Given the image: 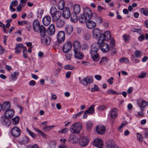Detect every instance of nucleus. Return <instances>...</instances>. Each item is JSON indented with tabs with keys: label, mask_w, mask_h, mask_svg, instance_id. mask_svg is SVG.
<instances>
[{
	"label": "nucleus",
	"mask_w": 148,
	"mask_h": 148,
	"mask_svg": "<svg viewBox=\"0 0 148 148\" xmlns=\"http://www.w3.org/2000/svg\"><path fill=\"white\" fill-rule=\"evenodd\" d=\"M92 16V11L89 8H86L84 9L83 14L79 16V19L80 23H86V20L90 19Z\"/></svg>",
	"instance_id": "1"
},
{
	"label": "nucleus",
	"mask_w": 148,
	"mask_h": 148,
	"mask_svg": "<svg viewBox=\"0 0 148 148\" xmlns=\"http://www.w3.org/2000/svg\"><path fill=\"white\" fill-rule=\"evenodd\" d=\"M100 47V44L99 43H94L91 47L90 54L94 62H97L99 60V56L97 53Z\"/></svg>",
	"instance_id": "2"
},
{
	"label": "nucleus",
	"mask_w": 148,
	"mask_h": 148,
	"mask_svg": "<svg viewBox=\"0 0 148 148\" xmlns=\"http://www.w3.org/2000/svg\"><path fill=\"white\" fill-rule=\"evenodd\" d=\"M82 129V124L80 122H76L71 125L70 128L71 132L73 134H79Z\"/></svg>",
	"instance_id": "3"
},
{
	"label": "nucleus",
	"mask_w": 148,
	"mask_h": 148,
	"mask_svg": "<svg viewBox=\"0 0 148 148\" xmlns=\"http://www.w3.org/2000/svg\"><path fill=\"white\" fill-rule=\"evenodd\" d=\"M50 12L53 19L54 20H57L59 19L61 15V12L58 11L55 6L52 7L50 11Z\"/></svg>",
	"instance_id": "4"
},
{
	"label": "nucleus",
	"mask_w": 148,
	"mask_h": 148,
	"mask_svg": "<svg viewBox=\"0 0 148 148\" xmlns=\"http://www.w3.org/2000/svg\"><path fill=\"white\" fill-rule=\"evenodd\" d=\"M137 104L141 110V111L138 112V114L140 116H142L143 115V111L145 107L148 105V103L145 100L141 99L137 101Z\"/></svg>",
	"instance_id": "5"
},
{
	"label": "nucleus",
	"mask_w": 148,
	"mask_h": 148,
	"mask_svg": "<svg viewBox=\"0 0 148 148\" xmlns=\"http://www.w3.org/2000/svg\"><path fill=\"white\" fill-rule=\"evenodd\" d=\"M104 40L101 41L99 42V40H98V43L100 44V48L101 50L103 52L106 53L110 50V47L109 45L106 43L103 42Z\"/></svg>",
	"instance_id": "6"
},
{
	"label": "nucleus",
	"mask_w": 148,
	"mask_h": 148,
	"mask_svg": "<svg viewBox=\"0 0 148 148\" xmlns=\"http://www.w3.org/2000/svg\"><path fill=\"white\" fill-rule=\"evenodd\" d=\"M111 38V34L110 32L108 31H106L104 34H101L100 37L99 39V42L100 43L102 40L107 41Z\"/></svg>",
	"instance_id": "7"
},
{
	"label": "nucleus",
	"mask_w": 148,
	"mask_h": 148,
	"mask_svg": "<svg viewBox=\"0 0 148 148\" xmlns=\"http://www.w3.org/2000/svg\"><path fill=\"white\" fill-rule=\"evenodd\" d=\"M72 45L69 41L66 42L63 45L62 51L64 53H66L69 52L71 49Z\"/></svg>",
	"instance_id": "8"
},
{
	"label": "nucleus",
	"mask_w": 148,
	"mask_h": 148,
	"mask_svg": "<svg viewBox=\"0 0 148 148\" xmlns=\"http://www.w3.org/2000/svg\"><path fill=\"white\" fill-rule=\"evenodd\" d=\"M79 79L82 84L86 86L88 85V84H90L93 82L92 78L90 77H86L82 79L79 78Z\"/></svg>",
	"instance_id": "9"
},
{
	"label": "nucleus",
	"mask_w": 148,
	"mask_h": 148,
	"mask_svg": "<svg viewBox=\"0 0 148 148\" xmlns=\"http://www.w3.org/2000/svg\"><path fill=\"white\" fill-rule=\"evenodd\" d=\"M11 132L14 136L17 137L20 135L21 130L18 127L14 126L11 129Z\"/></svg>",
	"instance_id": "10"
},
{
	"label": "nucleus",
	"mask_w": 148,
	"mask_h": 148,
	"mask_svg": "<svg viewBox=\"0 0 148 148\" xmlns=\"http://www.w3.org/2000/svg\"><path fill=\"white\" fill-rule=\"evenodd\" d=\"M65 39V34L64 32L62 31L59 32L57 34V39L59 43L63 42Z\"/></svg>",
	"instance_id": "11"
},
{
	"label": "nucleus",
	"mask_w": 148,
	"mask_h": 148,
	"mask_svg": "<svg viewBox=\"0 0 148 148\" xmlns=\"http://www.w3.org/2000/svg\"><path fill=\"white\" fill-rule=\"evenodd\" d=\"M89 142V140L87 137H83L81 138L79 144L81 146L85 147L88 145Z\"/></svg>",
	"instance_id": "12"
},
{
	"label": "nucleus",
	"mask_w": 148,
	"mask_h": 148,
	"mask_svg": "<svg viewBox=\"0 0 148 148\" xmlns=\"http://www.w3.org/2000/svg\"><path fill=\"white\" fill-rule=\"evenodd\" d=\"M70 11L69 9L67 7L64 8L62 12L63 17L65 19H68L70 17Z\"/></svg>",
	"instance_id": "13"
},
{
	"label": "nucleus",
	"mask_w": 148,
	"mask_h": 148,
	"mask_svg": "<svg viewBox=\"0 0 148 148\" xmlns=\"http://www.w3.org/2000/svg\"><path fill=\"white\" fill-rule=\"evenodd\" d=\"M93 144L95 146L99 148H101L103 146L102 141L100 138H97L95 140Z\"/></svg>",
	"instance_id": "14"
},
{
	"label": "nucleus",
	"mask_w": 148,
	"mask_h": 148,
	"mask_svg": "<svg viewBox=\"0 0 148 148\" xmlns=\"http://www.w3.org/2000/svg\"><path fill=\"white\" fill-rule=\"evenodd\" d=\"M74 51H79L81 48V45L79 41L75 40L73 42Z\"/></svg>",
	"instance_id": "15"
},
{
	"label": "nucleus",
	"mask_w": 148,
	"mask_h": 148,
	"mask_svg": "<svg viewBox=\"0 0 148 148\" xmlns=\"http://www.w3.org/2000/svg\"><path fill=\"white\" fill-rule=\"evenodd\" d=\"M40 26V23L38 20H35L33 23V28L34 30L37 32L39 31Z\"/></svg>",
	"instance_id": "16"
},
{
	"label": "nucleus",
	"mask_w": 148,
	"mask_h": 148,
	"mask_svg": "<svg viewBox=\"0 0 148 148\" xmlns=\"http://www.w3.org/2000/svg\"><path fill=\"white\" fill-rule=\"evenodd\" d=\"M14 115V111L12 109L9 110L5 112L4 113L5 117L8 119L10 118L13 117Z\"/></svg>",
	"instance_id": "17"
},
{
	"label": "nucleus",
	"mask_w": 148,
	"mask_h": 148,
	"mask_svg": "<svg viewBox=\"0 0 148 148\" xmlns=\"http://www.w3.org/2000/svg\"><path fill=\"white\" fill-rule=\"evenodd\" d=\"M51 21V18L49 16H47L44 17L42 20L43 24L45 26H47L50 23Z\"/></svg>",
	"instance_id": "18"
},
{
	"label": "nucleus",
	"mask_w": 148,
	"mask_h": 148,
	"mask_svg": "<svg viewBox=\"0 0 148 148\" xmlns=\"http://www.w3.org/2000/svg\"><path fill=\"white\" fill-rule=\"evenodd\" d=\"M41 40L42 43L45 45L49 44L50 42V38L46 35L41 36Z\"/></svg>",
	"instance_id": "19"
},
{
	"label": "nucleus",
	"mask_w": 148,
	"mask_h": 148,
	"mask_svg": "<svg viewBox=\"0 0 148 148\" xmlns=\"http://www.w3.org/2000/svg\"><path fill=\"white\" fill-rule=\"evenodd\" d=\"M105 129V127L104 126L99 125L96 127V131L98 134H102L104 133Z\"/></svg>",
	"instance_id": "20"
},
{
	"label": "nucleus",
	"mask_w": 148,
	"mask_h": 148,
	"mask_svg": "<svg viewBox=\"0 0 148 148\" xmlns=\"http://www.w3.org/2000/svg\"><path fill=\"white\" fill-rule=\"evenodd\" d=\"M10 104L9 102H5L1 105V110L4 111H6L10 110Z\"/></svg>",
	"instance_id": "21"
},
{
	"label": "nucleus",
	"mask_w": 148,
	"mask_h": 148,
	"mask_svg": "<svg viewBox=\"0 0 148 148\" xmlns=\"http://www.w3.org/2000/svg\"><path fill=\"white\" fill-rule=\"evenodd\" d=\"M87 27L89 29H92L96 26V23L93 21L88 19L86 22Z\"/></svg>",
	"instance_id": "22"
},
{
	"label": "nucleus",
	"mask_w": 148,
	"mask_h": 148,
	"mask_svg": "<svg viewBox=\"0 0 148 148\" xmlns=\"http://www.w3.org/2000/svg\"><path fill=\"white\" fill-rule=\"evenodd\" d=\"M101 32L99 29L95 28L93 30L92 34L93 37L95 38H98L100 37Z\"/></svg>",
	"instance_id": "23"
},
{
	"label": "nucleus",
	"mask_w": 148,
	"mask_h": 148,
	"mask_svg": "<svg viewBox=\"0 0 148 148\" xmlns=\"http://www.w3.org/2000/svg\"><path fill=\"white\" fill-rule=\"evenodd\" d=\"M106 148H119L118 146H116L112 141H109L106 143Z\"/></svg>",
	"instance_id": "24"
},
{
	"label": "nucleus",
	"mask_w": 148,
	"mask_h": 148,
	"mask_svg": "<svg viewBox=\"0 0 148 148\" xmlns=\"http://www.w3.org/2000/svg\"><path fill=\"white\" fill-rule=\"evenodd\" d=\"M55 29L54 25L51 24L48 28L47 32L48 34L51 35L53 34L55 32Z\"/></svg>",
	"instance_id": "25"
},
{
	"label": "nucleus",
	"mask_w": 148,
	"mask_h": 148,
	"mask_svg": "<svg viewBox=\"0 0 148 148\" xmlns=\"http://www.w3.org/2000/svg\"><path fill=\"white\" fill-rule=\"evenodd\" d=\"M74 52L75 53V56L76 59L81 60L84 58V55L79 51H75Z\"/></svg>",
	"instance_id": "26"
},
{
	"label": "nucleus",
	"mask_w": 148,
	"mask_h": 148,
	"mask_svg": "<svg viewBox=\"0 0 148 148\" xmlns=\"http://www.w3.org/2000/svg\"><path fill=\"white\" fill-rule=\"evenodd\" d=\"M57 20L56 25L57 27H62L64 25L65 22L63 20L58 19Z\"/></svg>",
	"instance_id": "27"
},
{
	"label": "nucleus",
	"mask_w": 148,
	"mask_h": 148,
	"mask_svg": "<svg viewBox=\"0 0 148 148\" xmlns=\"http://www.w3.org/2000/svg\"><path fill=\"white\" fill-rule=\"evenodd\" d=\"M1 122L3 124L7 126H9L10 124V122L9 119L5 117H3L2 118Z\"/></svg>",
	"instance_id": "28"
},
{
	"label": "nucleus",
	"mask_w": 148,
	"mask_h": 148,
	"mask_svg": "<svg viewBox=\"0 0 148 148\" xmlns=\"http://www.w3.org/2000/svg\"><path fill=\"white\" fill-rule=\"evenodd\" d=\"M77 140V137L74 135L71 134L70 136L69 139L68 141L69 142H71L72 143H76Z\"/></svg>",
	"instance_id": "29"
},
{
	"label": "nucleus",
	"mask_w": 148,
	"mask_h": 148,
	"mask_svg": "<svg viewBox=\"0 0 148 148\" xmlns=\"http://www.w3.org/2000/svg\"><path fill=\"white\" fill-rule=\"evenodd\" d=\"M19 74V73L17 71H15L11 74L10 79L12 81H15L17 79V76Z\"/></svg>",
	"instance_id": "30"
},
{
	"label": "nucleus",
	"mask_w": 148,
	"mask_h": 148,
	"mask_svg": "<svg viewBox=\"0 0 148 148\" xmlns=\"http://www.w3.org/2000/svg\"><path fill=\"white\" fill-rule=\"evenodd\" d=\"M66 30L67 34H70L73 32V27L71 25H67L66 27Z\"/></svg>",
	"instance_id": "31"
},
{
	"label": "nucleus",
	"mask_w": 148,
	"mask_h": 148,
	"mask_svg": "<svg viewBox=\"0 0 148 148\" xmlns=\"http://www.w3.org/2000/svg\"><path fill=\"white\" fill-rule=\"evenodd\" d=\"M39 30H40V32L41 36L46 35V29L44 26L41 25Z\"/></svg>",
	"instance_id": "32"
},
{
	"label": "nucleus",
	"mask_w": 148,
	"mask_h": 148,
	"mask_svg": "<svg viewBox=\"0 0 148 148\" xmlns=\"http://www.w3.org/2000/svg\"><path fill=\"white\" fill-rule=\"evenodd\" d=\"M65 5V2L63 0H60L58 5V8L60 10H62L64 9Z\"/></svg>",
	"instance_id": "33"
},
{
	"label": "nucleus",
	"mask_w": 148,
	"mask_h": 148,
	"mask_svg": "<svg viewBox=\"0 0 148 148\" xmlns=\"http://www.w3.org/2000/svg\"><path fill=\"white\" fill-rule=\"evenodd\" d=\"M73 10L75 14H79L80 12V7L78 5H75L73 7Z\"/></svg>",
	"instance_id": "34"
},
{
	"label": "nucleus",
	"mask_w": 148,
	"mask_h": 148,
	"mask_svg": "<svg viewBox=\"0 0 148 148\" xmlns=\"http://www.w3.org/2000/svg\"><path fill=\"white\" fill-rule=\"evenodd\" d=\"M95 105H92L91 106L88 108V110L86 111L88 112L89 114L93 113L94 112Z\"/></svg>",
	"instance_id": "35"
},
{
	"label": "nucleus",
	"mask_w": 148,
	"mask_h": 148,
	"mask_svg": "<svg viewBox=\"0 0 148 148\" xmlns=\"http://www.w3.org/2000/svg\"><path fill=\"white\" fill-rule=\"evenodd\" d=\"M19 117L17 116L12 119V123L14 125H17L19 122Z\"/></svg>",
	"instance_id": "36"
},
{
	"label": "nucleus",
	"mask_w": 148,
	"mask_h": 148,
	"mask_svg": "<svg viewBox=\"0 0 148 148\" xmlns=\"http://www.w3.org/2000/svg\"><path fill=\"white\" fill-rule=\"evenodd\" d=\"M111 117L113 119L115 118L117 116L116 110L115 108L112 109L111 111Z\"/></svg>",
	"instance_id": "37"
},
{
	"label": "nucleus",
	"mask_w": 148,
	"mask_h": 148,
	"mask_svg": "<svg viewBox=\"0 0 148 148\" xmlns=\"http://www.w3.org/2000/svg\"><path fill=\"white\" fill-rule=\"evenodd\" d=\"M56 143L54 141H50L49 143V145L50 148H55Z\"/></svg>",
	"instance_id": "38"
},
{
	"label": "nucleus",
	"mask_w": 148,
	"mask_h": 148,
	"mask_svg": "<svg viewBox=\"0 0 148 148\" xmlns=\"http://www.w3.org/2000/svg\"><path fill=\"white\" fill-rule=\"evenodd\" d=\"M34 129L36 132H37L39 134H40L42 137L44 138L46 137V135L40 130L36 128H34Z\"/></svg>",
	"instance_id": "39"
},
{
	"label": "nucleus",
	"mask_w": 148,
	"mask_h": 148,
	"mask_svg": "<svg viewBox=\"0 0 148 148\" xmlns=\"http://www.w3.org/2000/svg\"><path fill=\"white\" fill-rule=\"evenodd\" d=\"M71 19L72 22H76L77 21V16L76 15V14H75L73 15H71Z\"/></svg>",
	"instance_id": "40"
},
{
	"label": "nucleus",
	"mask_w": 148,
	"mask_h": 148,
	"mask_svg": "<svg viewBox=\"0 0 148 148\" xmlns=\"http://www.w3.org/2000/svg\"><path fill=\"white\" fill-rule=\"evenodd\" d=\"M43 13V11L41 9H38L37 12V16L38 18H41Z\"/></svg>",
	"instance_id": "41"
},
{
	"label": "nucleus",
	"mask_w": 148,
	"mask_h": 148,
	"mask_svg": "<svg viewBox=\"0 0 148 148\" xmlns=\"http://www.w3.org/2000/svg\"><path fill=\"white\" fill-rule=\"evenodd\" d=\"M18 4V2L17 1L15 0L14 1H12L10 4V10H11L12 9L13 6H16Z\"/></svg>",
	"instance_id": "42"
},
{
	"label": "nucleus",
	"mask_w": 148,
	"mask_h": 148,
	"mask_svg": "<svg viewBox=\"0 0 148 148\" xmlns=\"http://www.w3.org/2000/svg\"><path fill=\"white\" fill-rule=\"evenodd\" d=\"M119 60L122 63H128L129 62V60L125 57H123L120 58Z\"/></svg>",
	"instance_id": "43"
},
{
	"label": "nucleus",
	"mask_w": 148,
	"mask_h": 148,
	"mask_svg": "<svg viewBox=\"0 0 148 148\" xmlns=\"http://www.w3.org/2000/svg\"><path fill=\"white\" fill-rule=\"evenodd\" d=\"M140 11L141 13L146 16H148V10L142 8L140 9Z\"/></svg>",
	"instance_id": "44"
},
{
	"label": "nucleus",
	"mask_w": 148,
	"mask_h": 148,
	"mask_svg": "<svg viewBox=\"0 0 148 148\" xmlns=\"http://www.w3.org/2000/svg\"><path fill=\"white\" fill-rule=\"evenodd\" d=\"M69 130L68 128H64L58 131V132L60 134H66L68 131Z\"/></svg>",
	"instance_id": "45"
},
{
	"label": "nucleus",
	"mask_w": 148,
	"mask_h": 148,
	"mask_svg": "<svg viewBox=\"0 0 148 148\" xmlns=\"http://www.w3.org/2000/svg\"><path fill=\"white\" fill-rule=\"evenodd\" d=\"M110 40L109 44L111 48L114 47L115 46V41L114 39L113 38H110Z\"/></svg>",
	"instance_id": "46"
},
{
	"label": "nucleus",
	"mask_w": 148,
	"mask_h": 148,
	"mask_svg": "<svg viewBox=\"0 0 148 148\" xmlns=\"http://www.w3.org/2000/svg\"><path fill=\"white\" fill-rule=\"evenodd\" d=\"M27 132L33 138H34L36 136V134L32 132L28 128L26 129Z\"/></svg>",
	"instance_id": "47"
},
{
	"label": "nucleus",
	"mask_w": 148,
	"mask_h": 148,
	"mask_svg": "<svg viewBox=\"0 0 148 148\" xmlns=\"http://www.w3.org/2000/svg\"><path fill=\"white\" fill-rule=\"evenodd\" d=\"M54 127V126L52 125V126H45L43 128V130L45 131H49L50 130L52 129Z\"/></svg>",
	"instance_id": "48"
},
{
	"label": "nucleus",
	"mask_w": 148,
	"mask_h": 148,
	"mask_svg": "<svg viewBox=\"0 0 148 148\" xmlns=\"http://www.w3.org/2000/svg\"><path fill=\"white\" fill-rule=\"evenodd\" d=\"M136 136L138 138V140L140 142L142 143L143 141V138L141 134L139 133H137Z\"/></svg>",
	"instance_id": "49"
},
{
	"label": "nucleus",
	"mask_w": 148,
	"mask_h": 148,
	"mask_svg": "<svg viewBox=\"0 0 148 148\" xmlns=\"http://www.w3.org/2000/svg\"><path fill=\"white\" fill-rule=\"evenodd\" d=\"M23 56L25 58H28V55L27 53V49L26 47H24V49L23 50Z\"/></svg>",
	"instance_id": "50"
},
{
	"label": "nucleus",
	"mask_w": 148,
	"mask_h": 148,
	"mask_svg": "<svg viewBox=\"0 0 148 148\" xmlns=\"http://www.w3.org/2000/svg\"><path fill=\"white\" fill-rule=\"evenodd\" d=\"M24 47H26L24 46L23 44H19L16 45L15 49L22 48L23 50L24 49Z\"/></svg>",
	"instance_id": "51"
},
{
	"label": "nucleus",
	"mask_w": 148,
	"mask_h": 148,
	"mask_svg": "<svg viewBox=\"0 0 148 148\" xmlns=\"http://www.w3.org/2000/svg\"><path fill=\"white\" fill-rule=\"evenodd\" d=\"M27 21L25 20H24L22 21H18V24L19 25L21 26L25 25L26 24H27Z\"/></svg>",
	"instance_id": "52"
},
{
	"label": "nucleus",
	"mask_w": 148,
	"mask_h": 148,
	"mask_svg": "<svg viewBox=\"0 0 148 148\" xmlns=\"http://www.w3.org/2000/svg\"><path fill=\"white\" fill-rule=\"evenodd\" d=\"M132 31L133 32H136L139 34L141 33V29H136L135 28H133L132 30Z\"/></svg>",
	"instance_id": "53"
},
{
	"label": "nucleus",
	"mask_w": 148,
	"mask_h": 148,
	"mask_svg": "<svg viewBox=\"0 0 148 148\" xmlns=\"http://www.w3.org/2000/svg\"><path fill=\"white\" fill-rule=\"evenodd\" d=\"M29 139L28 137H24L23 140V143L24 144H28L29 141Z\"/></svg>",
	"instance_id": "54"
},
{
	"label": "nucleus",
	"mask_w": 148,
	"mask_h": 148,
	"mask_svg": "<svg viewBox=\"0 0 148 148\" xmlns=\"http://www.w3.org/2000/svg\"><path fill=\"white\" fill-rule=\"evenodd\" d=\"M99 90V88L97 85H95L94 87L92 88L91 90L92 92H95V91H98Z\"/></svg>",
	"instance_id": "55"
},
{
	"label": "nucleus",
	"mask_w": 148,
	"mask_h": 148,
	"mask_svg": "<svg viewBox=\"0 0 148 148\" xmlns=\"http://www.w3.org/2000/svg\"><path fill=\"white\" fill-rule=\"evenodd\" d=\"M64 68L66 70H72L74 69V67L71 66L70 65H67L64 66Z\"/></svg>",
	"instance_id": "56"
},
{
	"label": "nucleus",
	"mask_w": 148,
	"mask_h": 148,
	"mask_svg": "<svg viewBox=\"0 0 148 148\" xmlns=\"http://www.w3.org/2000/svg\"><path fill=\"white\" fill-rule=\"evenodd\" d=\"M147 75L146 73L145 72H142L140 74V75H138V77L139 78H143L145 77Z\"/></svg>",
	"instance_id": "57"
},
{
	"label": "nucleus",
	"mask_w": 148,
	"mask_h": 148,
	"mask_svg": "<svg viewBox=\"0 0 148 148\" xmlns=\"http://www.w3.org/2000/svg\"><path fill=\"white\" fill-rule=\"evenodd\" d=\"M106 108V106L104 105L99 106L97 108V109L101 111L103 110Z\"/></svg>",
	"instance_id": "58"
},
{
	"label": "nucleus",
	"mask_w": 148,
	"mask_h": 148,
	"mask_svg": "<svg viewBox=\"0 0 148 148\" xmlns=\"http://www.w3.org/2000/svg\"><path fill=\"white\" fill-rule=\"evenodd\" d=\"M140 53L141 52L140 51L136 50L135 53V55L137 57L140 58L141 56Z\"/></svg>",
	"instance_id": "59"
},
{
	"label": "nucleus",
	"mask_w": 148,
	"mask_h": 148,
	"mask_svg": "<svg viewBox=\"0 0 148 148\" xmlns=\"http://www.w3.org/2000/svg\"><path fill=\"white\" fill-rule=\"evenodd\" d=\"M108 61V58L106 57H102L100 61V63L103 62L104 63L107 62Z\"/></svg>",
	"instance_id": "60"
},
{
	"label": "nucleus",
	"mask_w": 148,
	"mask_h": 148,
	"mask_svg": "<svg viewBox=\"0 0 148 148\" xmlns=\"http://www.w3.org/2000/svg\"><path fill=\"white\" fill-rule=\"evenodd\" d=\"M123 38L125 41H127L130 39V36H127L126 34H124L123 36Z\"/></svg>",
	"instance_id": "61"
},
{
	"label": "nucleus",
	"mask_w": 148,
	"mask_h": 148,
	"mask_svg": "<svg viewBox=\"0 0 148 148\" xmlns=\"http://www.w3.org/2000/svg\"><path fill=\"white\" fill-rule=\"evenodd\" d=\"M20 4L22 6H24L26 4L27 0H20Z\"/></svg>",
	"instance_id": "62"
},
{
	"label": "nucleus",
	"mask_w": 148,
	"mask_h": 148,
	"mask_svg": "<svg viewBox=\"0 0 148 148\" xmlns=\"http://www.w3.org/2000/svg\"><path fill=\"white\" fill-rule=\"evenodd\" d=\"M72 55L69 53H68L65 55V58L67 60H70L71 59Z\"/></svg>",
	"instance_id": "63"
},
{
	"label": "nucleus",
	"mask_w": 148,
	"mask_h": 148,
	"mask_svg": "<svg viewBox=\"0 0 148 148\" xmlns=\"http://www.w3.org/2000/svg\"><path fill=\"white\" fill-rule=\"evenodd\" d=\"M114 78L113 77H111L110 78L108 79L107 80V82L109 83L110 85H112L113 83V80Z\"/></svg>",
	"instance_id": "64"
}]
</instances>
